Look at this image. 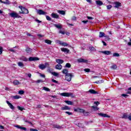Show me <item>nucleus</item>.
Returning a JSON list of instances; mask_svg holds the SVG:
<instances>
[{"label":"nucleus","mask_w":131,"mask_h":131,"mask_svg":"<svg viewBox=\"0 0 131 131\" xmlns=\"http://www.w3.org/2000/svg\"><path fill=\"white\" fill-rule=\"evenodd\" d=\"M18 8L21 10V11H19V14H28L29 13V11H28V9L25 8V7L19 6H18Z\"/></svg>","instance_id":"obj_1"},{"label":"nucleus","mask_w":131,"mask_h":131,"mask_svg":"<svg viewBox=\"0 0 131 131\" xmlns=\"http://www.w3.org/2000/svg\"><path fill=\"white\" fill-rule=\"evenodd\" d=\"M73 77H74V75L72 74V73H69L65 75L66 80L69 82L71 81Z\"/></svg>","instance_id":"obj_2"},{"label":"nucleus","mask_w":131,"mask_h":131,"mask_svg":"<svg viewBox=\"0 0 131 131\" xmlns=\"http://www.w3.org/2000/svg\"><path fill=\"white\" fill-rule=\"evenodd\" d=\"M47 66H50V64H49V63L46 62L44 64H40L38 66V68L39 69H41V70H45L46 68H47Z\"/></svg>","instance_id":"obj_3"},{"label":"nucleus","mask_w":131,"mask_h":131,"mask_svg":"<svg viewBox=\"0 0 131 131\" xmlns=\"http://www.w3.org/2000/svg\"><path fill=\"white\" fill-rule=\"evenodd\" d=\"M10 17H12V18H21V16L14 12L10 13Z\"/></svg>","instance_id":"obj_4"},{"label":"nucleus","mask_w":131,"mask_h":131,"mask_svg":"<svg viewBox=\"0 0 131 131\" xmlns=\"http://www.w3.org/2000/svg\"><path fill=\"white\" fill-rule=\"evenodd\" d=\"M114 7L118 9L119 7H121V3L119 2H115L113 3Z\"/></svg>","instance_id":"obj_5"},{"label":"nucleus","mask_w":131,"mask_h":131,"mask_svg":"<svg viewBox=\"0 0 131 131\" xmlns=\"http://www.w3.org/2000/svg\"><path fill=\"white\" fill-rule=\"evenodd\" d=\"M74 111H75V112H79V113H84V112H85V110L82 108H80L79 107L74 108Z\"/></svg>","instance_id":"obj_6"},{"label":"nucleus","mask_w":131,"mask_h":131,"mask_svg":"<svg viewBox=\"0 0 131 131\" xmlns=\"http://www.w3.org/2000/svg\"><path fill=\"white\" fill-rule=\"evenodd\" d=\"M73 94L72 93H62L60 94V96L62 97H70V96H72Z\"/></svg>","instance_id":"obj_7"},{"label":"nucleus","mask_w":131,"mask_h":131,"mask_svg":"<svg viewBox=\"0 0 131 131\" xmlns=\"http://www.w3.org/2000/svg\"><path fill=\"white\" fill-rule=\"evenodd\" d=\"M37 13L38 15H47V12H45L41 9L38 10Z\"/></svg>","instance_id":"obj_8"},{"label":"nucleus","mask_w":131,"mask_h":131,"mask_svg":"<svg viewBox=\"0 0 131 131\" xmlns=\"http://www.w3.org/2000/svg\"><path fill=\"white\" fill-rule=\"evenodd\" d=\"M14 127H17V128H19V129H22L23 130H27V128L25 127H22L19 125H14Z\"/></svg>","instance_id":"obj_9"},{"label":"nucleus","mask_w":131,"mask_h":131,"mask_svg":"<svg viewBox=\"0 0 131 131\" xmlns=\"http://www.w3.org/2000/svg\"><path fill=\"white\" fill-rule=\"evenodd\" d=\"M77 62L79 63H88V60L83 58H79L77 59Z\"/></svg>","instance_id":"obj_10"},{"label":"nucleus","mask_w":131,"mask_h":131,"mask_svg":"<svg viewBox=\"0 0 131 131\" xmlns=\"http://www.w3.org/2000/svg\"><path fill=\"white\" fill-rule=\"evenodd\" d=\"M39 60V58L38 57H30L29 58V61H30V62H31L32 61H38Z\"/></svg>","instance_id":"obj_11"},{"label":"nucleus","mask_w":131,"mask_h":131,"mask_svg":"<svg viewBox=\"0 0 131 131\" xmlns=\"http://www.w3.org/2000/svg\"><path fill=\"white\" fill-rule=\"evenodd\" d=\"M98 115L101 117H107V118H110V116L106 114L98 113Z\"/></svg>","instance_id":"obj_12"},{"label":"nucleus","mask_w":131,"mask_h":131,"mask_svg":"<svg viewBox=\"0 0 131 131\" xmlns=\"http://www.w3.org/2000/svg\"><path fill=\"white\" fill-rule=\"evenodd\" d=\"M52 18H54V19H59V15L57 13H52L51 14Z\"/></svg>","instance_id":"obj_13"},{"label":"nucleus","mask_w":131,"mask_h":131,"mask_svg":"<svg viewBox=\"0 0 131 131\" xmlns=\"http://www.w3.org/2000/svg\"><path fill=\"white\" fill-rule=\"evenodd\" d=\"M99 110V108L98 106H95V105H93L91 106V111L92 112H95V111H98Z\"/></svg>","instance_id":"obj_14"},{"label":"nucleus","mask_w":131,"mask_h":131,"mask_svg":"<svg viewBox=\"0 0 131 131\" xmlns=\"http://www.w3.org/2000/svg\"><path fill=\"white\" fill-rule=\"evenodd\" d=\"M60 50L62 52H63V53H67V54L69 53V52H70V50H69V49L65 48H61Z\"/></svg>","instance_id":"obj_15"},{"label":"nucleus","mask_w":131,"mask_h":131,"mask_svg":"<svg viewBox=\"0 0 131 131\" xmlns=\"http://www.w3.org/2000/svg\"><path fill=\"white\" fill-rule=\"evenodd\" d=\"M7 104L8 105L9 107L10 108V109H12V110H14L15 109V107L12 103L9 102V101H7L6 102Z\"/></svg>","instance_id":"obj_16"},{"label":"nucleus","mask_w":131,"mask_h":131,"mask_svg":"<svg viewBox=\"0 0 131 131\" xmlns=\"http://www.w3.org/2000/svg\"><path fill=\"white\" fill-rule=\"evenodd\" d=\"M99 53H102V54H104V55H110V54H111V51H99Z\"/></svg>","instance_id":"obj_17"},{"label":"nucleus","mask_w":131,"mask_h":131,"mask_svg":"<svg viewBox=\"0 0 131 131\" xmlns=\"http://www.w3.org/2000/svg\"><path fill=\"white\" fill-rule=\"evenodd\" d=\"M56 62L61 65V64H63V63H64V60L61 59H56Z\"/></svg>","instance_id":"obj_18"},{"label":"nucleus","mask_w":131,"mask_h":131,"mask_svg":"<svg viewBox=\"0 0 131 131\" xmlns=\"http://www.w3.org/2000/svg\"><path fill=\"white\" fill-rule=\"evenodd\" d=\"M71 109V107L66 105L64 107H61V110L64 111V110H70Z\"/></svg>","instance_id":"obj_19"},{"label":"nucleus","mask_w":131,"mask_h":131,"mask_svg":"<svg viewBox=\"0 0 131 131\" xmlns=\"http://www.w3.org/2000/svg\"><path fill=\"white\" fill-rule=\"evenodd\" d=\"M96 4L97 6H103V2L100 0H97L96 1Z\"/></svg>","instance_id":"obj_20"},{"label":"nucleus","mask_w":131,"mask_h":131,"mask_svg":"<svg viewBox=\"0 0 131 131\" xmlns=\"http://www.w3.org/2000/svg\"><path fill=\"white\" fill-rule=\"evenodd\" d=\"M53 128H57V129H61V128H63L62 126H60L59 125H53Z\"/></svg>","instance_id":"obj_21"},{"label":"nucleus","mask_w":131,"mask_h":131,"mask_svg":"<svg viewBox=\"0 0 131 131\" xmlns=\"http://www.w3.org/2000/svg\"><path fill=\"white\" fill-rule=\"evenodd\" d=\"M89 93H90V94H93V95H96L98 94V92L95 91L94 89L90 90Z\"/></svg>","instance_id":"obj_22"},{"label":"nucleus","mask_w":131,"mask_h":131,"mask_svg":"<svg viewBox=\"0 0 131 131\" xmlns=\"http://www.w3.org/2000/svg\"><path fill=\"white\" fill-rule=\"evenodd\" d=\"M62 65H61L60 64H58L55 66V68L57 70H61V69H62Z\"/></svg>","instance_id":"obj_23"},{"label":"nucleus","mask_w":131,"mask_h":131,"mask_svg":"<svg viewBox=\"0 0 131 131\" xmlns=\"http://www.w3.org/2000/svg\"><path fill=\"white\" fill-rule=\"evenodd\" d=\"M19 59L24 62H27V61H28V58H26L25 56H22Z\"/></svg>","instance_id":"obj_24"},{"label":"nucleus","mask_w":131,"mask_h":131,"mask_svg":"<svg viewBox=\"0 0 131 131\" xmlns=\"http://www.w3.org/2000/svg\"><path fill=\"white\" fill-rule=\"evenodd\" d=\"M64 103H66L68 105H73V102H72V101L70 100H65Z\"/></svg>","instance_id":"obj_25"},{"label":"nucleus","mask_w":131,"mask_h":131,"mask_svg":"<svg viewBox=\"0 0 131 131\" xmlns=\"http://www.w3.org/2000/svg\"><path fill=\"white\" fill-rule=\"evenodd\" d=\"M63 74H66V75H67V74H69V73H68V70L64 69L62 71Z\"/></svg>","instance_id":"obj_26"},{"label":"nucleus","mask_w":131,"mask_h":131,"mask_svg":"<svg viewBox=\"0 0 131 131\" xmlns=\"http://www.w3.org/2000/svg\"><path fill=\"white\" fill-rule=\"evenodd\" d=\"M57 12L59 14H60V15H65L66 14L65 11L63 10H58Z\"/></svg>","instance_id":"obj_27"},{"label":"nucleus","mask_w":131,"mask_h":131,"mask_svg":"<svg viewBox=\"0 0 131 131\" xmlns=\"http://www.w3.org/2000/svg\"><path fill=\"white\" fill-rule=\"evenodd\" d=\"M45 42H46V43H47L48 45H52V41L51 40L46 39L45 40Z\"/></svg>","instance_id":"obj_28"},{"label":"nucleus","mask_w":131,"mask_h":131,"mask_svg":"<svg viewBox=\"0 0 131 131\" xmlns=\"http://www.w3.org/2000/svg\"><path fill=\"white\" fill-rule=\"evenodd\" d=\"M12 98H13L15 100H18V99H20L21 96L19 95H15V96H13Z\"/></svg>","instance_id":"obj_29"},{"label":"nucleus","mask_w":131,"mask_h":131,"mask_svg":"<svg viewBox=\"0 0 131 131\" xmlns=\"http://www.w3.org/2000/svg\"><path fill=\"white\" fill-rule=\"evenodd\" d=\"M105 37V33L103 32H100L99 33V37Z\"/></svg>","instance_id":"obj_30"},{"label":"nucleus","mask_w":131,"mask_h":131,"mask_svg":"<svg viewBox=\"0 0 131 131\" xmlns=\"http://www.w3.org/2000/svg\"><path fill=\"white\" fill-rule=\"evenodd\" d=\"M13 84L15 85H18V84H20V82H19V81L15 80L13 81Z\"/></svg>","instance_id":"obj_31"},{"label":"nucleus","mask_w":131,"mask_h":131,"mask_svg":"<svg viewBox=\"0 0 131 131\" xmlns=\"http://www.w3.org/2000/svg\"><path fill=\"white\" fill-rule=\"evenodd\" d=\"M122 118H124L125 119H127V118L128 119V115H127V114H124L123 115V116L122 117Z\"/></svg>","instance_id":"obj_32"},{"label":"nucleus","mask_w":131,"mask_h":131,"mask_svg":"<svg viewBox=\"0 0 131 131\" xmlns=\"http://www.w3.org/2000/svg\"><path fill=\"white\" fill-rule=\"evenodd\" d=\"M104 37H105L104 39L105 41H109V40H110L111 39L110 37L108 35L104 36Z\"/></svg>","instance_id":"obj_33"},{"label":"nucleus","mask_w":131,"mask_h":131,"mask_svg":"<svg viewBox=\"0 0 131 131\" xmlns=\"http://www.w3.org/2000/svg\"><path fill=\"white\" fill-rule=\"evenodd\" d=\"M103 82H104V80H99L98 81H96L94 82V83L99 84V83H103Z\"/></svg>","instance_id":"obj_34"},{"label":"nucleus","mask_w":131,"mask_h":131,"mask_svg":"<svg viewBox=\"0 0 131 131\" xmlns=\"http://www.w3.org/2000/svg\"><path fill=\"white\" fill-rule=\"evenodd\" d=\"M17 109L20 110V111H23V110H25L24 107H21L20 106H17Z\"/></svg>","instance_id":"obj_35"},{"label":"nucleus","mask_w":131,"mask_h":131,"mask_svg":"<svg viewBox=\"0 0 131 131\" xmlns=\"http://www.w3.org/2000/svg\"><path fill=\"white\" fill-rule=\"evenodd\" d=\"M54 26H55V27H56V28H58V29H61L62 28V26L59 25L54 24Z\"/></svg>","instance_id":"obj_36"},{"label":"nucleus","mask_w":131,"mask_h":131,"mask_svg":"<svg viewBox=\"0 0 131 131\" xmlns=\"http://www.w3.org/2000/svg\"><path fill=\"white\" fill-rule=\"evenodd\" d=\"M89 50H90V51L91 52H93V51H96V48H95L94 47L92 46V47H89Z\"/></svg>","instance_id":"obj_37"},{"label":"nucleus","mask_w":131,"mask_h":131,"mask_svg":"<svg viewBox=\"0 0 131 131\" xmlns=\"http://www.w3.org/2000/svg\"><path fill=\"white\" fill-rule=\"evenodd\" d=\"M111 68L112 69H114V70H115V69H117V66L116 64H113L112 66L111 67Z\"/></svg>","instance_id":"obj_38"},{"label":"nucleus","mask_w":131,"mask_h":131,"mask_svg":"<svg viewBox=\"0 0 131 131\" xmlns=\"http://www.w3.org/2000/svg\"><path fill=\"white\" fill-rule=\"evenodd\" d=\"M18 66L19 67H23V66H24V64L21 62H18Z\"/></svg>","instance_id":"obj_39"},{"label":"nucleus","mask_w":131,"mask_h":131,"mask_svg":"<svg viewBox=\"0 0 131 131\" xmlns=\"http://www.w3.org/2000/svg\"><path fill=\"white\" fill-rule=\"evenodd\" d=\"M31 51H32L31 49L29 48H27L26 49V52H27V53H30Z\"/></svg>","instance_id":"obj_40"},{"label":"nucleus","mask_w":131,"mask_h":131,"mask_svg":"<svg viewBox=\"0 0 131 131\" xmlns=\"http://www.w3.org/2000/svg\"><path fill=\"white\" fill-rule=\"evenodd\" d=\"M113 57H119L120 56L119 53H114L113 54Z\"/></svg>","instance_id":"obj_41"},{"label":"nucleus","mask_w":131,"mask_h":131,"mask_svg":"<svg viewBox=\"0 0 131 131\" xmlns=\"http://www.w3.org/2000/svg\"><path fill=\"white\" fill-rule=\"evenodd\" d=\"M46 19H47V20H48V21H51L52 20V18L49 16L46 15Z\"/></svg>","instance_id":"obj_42"},{"label":"nucleus","mask_w":131,"mask_h":131,"mask_svg":"<svg viewBox=\"0 0 131 131\" xmlns=\"http://www.w3.org/2000/svg\"><path fill=\"white\" fill-rule=\"evenodd\" d=\"M78 126H79V127H81V128H83V124L80 123L78 124Z\"/></svg>","instance_id":"obj_43"},{"label":"nucleus","mask_w":131,"mask_h":131,"mask_svg":"<svg viewBox=\"0 0 131 131\" xmlns=\"http://www.w3.org/2000/svg\"><path fill=\"white\" fill-rule=\"evenodd\" d=\"M43 90H44V91H46V92H50L51 90H50V89L47 88V87H43Z\"/></svg>","instance_id":"obj_44"},{"label":"nucleus","mask_w":131,"mask_h":131,"mask_svg":"<svg viewBox=\"0 0 131 131\" xmlns=\"http://www.w3.org/2000/svg\"><path fill=\"white\" fill-rule=\"evenodd\" d=\"M66 67H67V68H70L71 67V64L69 63H67L66 64Z\"/></svg>","instance_id":"obj_45"},{"label":"nucleus","mask_w":131,"mask_h":131,"mask_svg":"<svg viewBox=\"0 0 131 131\" xmlns=\"http://www.w3.org/2000/svg\"><path fill=\"white\" fill-rule=\"evenodd\" d=\"M51 73L54 75V76H58L59 75V74H58V73L55 72H52Z\"/></svg>","instance_id":"obj_46"},{"label":"nucleus","mask_w":131,"mask_h":131,"mask_svg":"<svg viewBox=\"0 0 131 131\" xmlns=\"http://www.w3.org/2000/svg\"><path fill=\"white\" fill-rule=\"evenodd\" d=\"M111 8H112V5H107L106 6V9L107 10H111Z\"/></svg>","instance_id":"obj_47"},{"label":"nucleus","mask_w":131,"mask_h":131,"mask_svg":"<svg viewBox=\"0 0 131 131\" xmlns=\"http://www.w3.org/2000/svg\"><path fill=\"white\" fill-rule=\"evenodd\" d=\"M18 94H19V95H24V91L23 90H20L18 92Z\"/></svg>","instance_id":"obj_48"},{"label":"nucleus","mask_w":131,"mask_h":131,"mask_svg":"<svg viewBox=\"0 0 131 131\" xmlns=\"http://www.w3.org/2000/svg\"><path fill=\"white\" fill-rule=\"evenodd\" d=\"M84 71H85V72H91V69H84Z\"/></svg>","instance_id":"obj_49"},{"label":"nucleus","mask_w":131,"mask_h":131,"mask_svg":"<svg viewBox=\"0 0 131 131\" xmlns=\"http://www.w3.org/2000/svg\"><path fill=\"white\" fill-rule=\"evenodd\" d=\"M72 21H76V17L74 16L71 18Z\"/></svg>","instance_id":"obj_50"},{"label":"nucleus","mask_w":131,"mask_h":131,"mask_svg":"<svg viewBox=\"0 0 131 131\" xmlns=\"http://www.w3.org/2000/svg\"><path fill=\"white\" fill-rule=\"evenodd\" d=\"M62 46L63 47H67L68 46V43L65 42H63Z\"/></svg>","instance_id":"obj_51"},{"label":"nucleus","mask_w":131,"mask_h":131,"mask_svg":"<svg viewBox=\"0 0 131 131\" xmlns=\"http://www.w3.org/2000/svg\"><path fill=\"white\" fill-rule=\"evenodd\" d=\"M52 82H54L55 83H58V82H58V81H57L54 79H52Z\"/></svg>","instance_id":"obj_52"},{"label":"nucleus","mask_w":131,"mask_h":131,"mask_svg":"<svg viewBox=\"0 0 131 131\" xmlns=\"http://www.w3.org/2000/svg\"><path fill=\"white\" fill-rule=\"evenodd\" d=\"M121 96H122V97H124L125 98L128 97V95L125 94H123L121 95Z\"/></svg>","instance_id":"obj_53"},{"label":"nucleus","mask_w":131,"mask_h":131,"mask_svg":"<svg viewBox=\"0 0 131 131\" xmlns=\"http://www.w3.org/2000/svg\"><path fill=\"white\" fill-rule=\"evenodd\" d=\"M24 120L25 122H28V123H29L30 124H32V122L28 121V120H25V119H24Z\"/></svg>","instance_id":"obj_54"},{"label":"nucleus","mask_w":131,"mask_h":131,"mask_svg":"<svg viewBox=\"0 0 131 131\" xmlns=\"http://www.w3.org/2000/svg\"><path fill=\"white\" fill-rule=\"evenodd\" d=\"M3 54V47L0 46V55Z\"/></svg>","instance_id":"obj_55"},{"label":"nucleus","mask_w":131,"mask_h":131,"mask_svg":"<svg viewBox=\"0 0 131 131\" xmlns=\"http://www.w3.org/2000/svg\"><path fill=\"white\" fill-rule=\"evenodd\" d=\"M36 83H40V82H43L42 80H38L36 81Z\"/></svg>","instance_id":"obj_56"},{"label":"nucleus","mask_w":131,"mask_h":131,"mask_svg":"<svg viewBox=\"0 0 131 131\" xmlns=\"http://www.w3.org/2000/svg\"><path fill=\"white\" fill-rule=\"evenodd\" d=\"M65 113H66V114H68V115H72V113L70 112H66Z\"/></svg>","instance_id":"obj_57"},{"label":"nucleus","mask_w":131,"mask_h":131,"mask_svg":"<svg viewBox=\"0 0 131 131\" xmlns=\"http://www.w3.org/2000/svg\"><path fill=\"white\" fill-rule=\"evenodd\" d=\"M94 104H96V106H98V105H100V102L99 101H95Z\"/></svg>","instance_id":"obj_58"},{"label":"nucleus","mask_w":131,"mask_h":131,"mask_svg":"<svg viewBox=\"0 0 131 131\" xmlns=\"http://www.w3.org/2000/svg\"><path fill=\"white\" fill-rule=\"evenodd\" d=\"M59 33H61V34L64 35V34H65L66 33L64 31H59Z\"/></svg>","instance_id":"obj_59"},{"label":"nucleus","mask_w":131,"mask_h":131,"mask_svg":"<svg viewBox=\"0 0 131 131\" xmlns=\"http://www.w3.org/2000/svg\"><path fill=\"white\" fill-rule=\"evenodd\" d=\"M82 23H84V24H86V23H88L89 22V20H82Z\"/></svg>","instance_id":"obj_60"},{"label":"nucleus","mask_w":131,"mask_h":131,"mask_svg":"<svg viewBox=\"0 0 131 131\" xmlns=\"http://www.w3.org/2000/svg\"><path fill=\"white\" fill-rule=\"evenodd\" d=\"M30 131H38V130H37L36 129H33V128H30Z\"/></svg>","instance_id":"obj_61"},{"label":"nucleus","mask_w":131,"mask_h":131,"mask_svg":"<svg viewBox=\"0 0 131 131\" xmlns=\"http://www.w3.org/2000/svg\"><path fill=\"white\" fill-rule=\"evenodd\" d=\"M87 18L89 20H92V19H94V18H93L92 17H91V16H87Z\"/></svg>","instance_id":"obj_62"},{"label":"nucleus","mask_w":131,"mask_h":131,"mask_svg":"<svg viewBox=\"0 0 131 131\" xmlns=\"http://www.w3.org/2000/svg\"><path fill=\"white\" fill-rule=\"evenodd\" d=\"M102 43H103V46H107V43L104 40L102 41Z\"/></svg>","instance_id":"obj_63"},{"label":"nucleus","mask_w":131,"mask_h":131,"mask_svg":"<svg viewBox=\"0 0 131 131\" xmlns=\"http://www.w3.org/2000/svg\"><path fill=\"white\" fill-rule=\"evenodd\" d=\"M36 22H37L38 23H41V21L38 20V19H35Z\"/></svg>","instance_id":"obj_64"}]
</instances>
